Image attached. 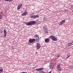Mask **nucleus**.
I'll return each instance as SVG.
<instances>
[{
	"label": "nucleus",
	"instance_id": "bb28decb",
	"mask_svg": "<svg viewBox=\"0 0 73 73\" xmlns=\"http://www.w3.org/2000/svg\"><path fill=\"white\" fill-rule=\"evenodd\" d=\"M5 1H8V0H4Z\"/></svg>",
	"mask_w": 73,
	"mask_h": 73
},
{
	"label": "nucleus",
	"instance_id": "cd10ccee",
	"mask_svg": "<svg viewBox=\"0 0 73 73\" xmlns=\"http://www.w3.org/2000/svg\"><path fill=\"white\" fill-rule=\"evenodd\" d=\"M0 13H1V14H3V12H0Z\"/></svg>",
	"mask_w": 73,
	"mask_h": 73
},
{
	"label": "nucleus",
	"instance_id": "4be33fe9",
	"mask_svg": "<svg viewBox=\"0 0 73 73\" xmlns=\"http://www.w3.org/2000/svg\"><path fill=\"white\" fill-rule=\"evenodd\" d=\"M70 67V68H71V69H73V66H71Z\"/></svg>",
	"mask_w": 73,
	"mask_h": 73
},
{
	"label": "nucleus",
	"instance_id": "39448f33",
	"mask_svg": "<svg viewBox=\"0 0 73 73\" xmlns=\"http://www.w3.org/2000/svg\"><path fill=\"white\" fill-rule=\"evenodd\" d=\"M57 69L59 71H61V68H60V64H58L57 66Z\"/></svg>",
	"mask_w": 73,
	"mask_h": 73
},
{
	"label": "nucleus",
	"instance_id": "1a4fd4ad",
	"mask_svg": "<svg viewBox=\"0 0 73 73\" xmlns=\"http://www.w3.org/2000/svg\"><path fill=\"white\" fill-rule=\"evenodd\" d=\"M4 36L5 37H6V36H7V31H6V30L5 29H4Z\"/></svg>",
	"mask_w": 73,
	"mask_h": 73
},
{
	"label": "nucleus",
	"instance_id": "6ab92c4d",
	"mask_svg": "<svg viewBox=\"0 0 73 73\" xmlns=\"http://www.w3.org/2000/svg\"><path fill=\"white\" fill-rule=\"evenodd\" d=\"M36 41H39V39H38V38L36 39Z\"/></svg>",
	"mask_w": 73,
	"mask_h": 73
},
{
	"label": "nucleus",
	"instance_id": "b1692460",
	"mask_svg": "<svg viewBox=\"0 0 73 73\" xmlns=\"http://www.w3.org/2000/svg\"><path fill=\"white\" fill-rule=\"evenodd\" d=\"M70 57V55H68V56L66 58V59L68 58H69Z\"/></svg>",
	"mask_w": 73,
	"mask_h": 73
},
{
	"label": "nucleus",
	"instance_id": "412c9836",
	"mask_svg": "<svg viewBox=\"0 0 73 73\" xmlns=\"http://www.w3.org/2000/svg\"><path fill=\"white\" fill-rule=\"evenodd\" d=\"M2 15H0V19H1V18H2Z\"/></svg>",
	"mask_w": 73,
	"mask_h": 73
},
{
	"label": "nucleus",
	"instance_id": "dca6fc26",
	"mask_svg": "<svg viewBox=\"0 0 73 73\" xmlns=\"http://www.w3.org/2000/svg\"><path fill=\"white\" fill-rule=\"evenodd\" d=\"M35 38L37 39V38H38V35H37L35 36Z\"/></svg>",
	"mask_w": 73,
	"mask_h": 73
},
{
	"label": "nucleus",
	"instance_id": "f257e3e1",
	"mask_svg": "<svg viewBox=\"0 0 73 73\" xmlns=\"http://www.w3.org/2000/svg\"><path fill=\"white\" fill-rule=\"evenodd\" d=\"M36 24V23L35 21H31V22H29V23L26 24V25H34V24Z\"/></svg>",
	"mask_w": 73,
	"mask_h": 73
},
{
	"label": "nucleus",
	"instance_id": "a878e982",
	"mask_svg": "<svg viewBox=\"0 0 73 73\" xmlns=\"http://www.w3.org/2000/svg\"><path fill=\"white\" fill-rule=\"evenodd\" d=\"M0 33H3V31H1Z\"/></svg>",
	"mask_w": 73,
	"mask_h": 73
},
{
	"label": "nucleus",
	"instance_id": "ddd939ff",
	"mask_svg": "<svg viewBox=\"0 0 73 73\" xmlns=\"http://www.w3.org/2000/svg\"><path fill=\"white\" fill-rule=\"evenodd\" d=\"M27 12L26 11H25L22 15V16H25V15H27Z\"/></svg>",
	"mask_w": 73,
	"mask_h": 73
},
{
	"label": "nucleus",
	"instance_id": "c756f323",
	"mask_svg": "<svg viewBox=\"0 0 73 73\" xmlns=\"http://www.w3.org/2000/svg\"><path fill=\"white\" fill-rule=\"evenodd\" d=\"M69 55V54H67V56H68V55Z\"/></svg>",
	"mask_w": 73,
	"mask_h": 73
},
{
	"label": "nucleus",
	"instance_id": "f8f14e48",
	"mask_svg": "<svg viewBox=\"0 0 73 73\" xmlns=\"http://www.w3.org/2000/svg\"><path fill=\"white\" fill-rule=\"evenodd\" d=\"M45 42L46 43L48 42H49V39L48 38L45 39L44 40Z\"/></svg>",
	"mask_w": 73,
	"mask_h": 73
},
{
	"label": "nucleus",
	"instance_id": "9d476101",
	"mask_svg": "<svg viewBox=\"0 0 73 73\" xmlns=\"http://www.w3.org/2000/svg\"><path fill=\"white\" fill-rule=\"evenodd\" d=\"M73 45V42H70L68 44V46H72V45Z\"/></svg>",
	"mask_w": 73,
	"mask_h": 73
},
{
	"label": "nucleus",
	"instance_id": "f03ea898",
	"mask_svg": "<svg viewBox=\"0 0 73 73\" xmlns=\"http://www.w3.org/2000/svg\"><path fill=\"white\" fill-rule=\"evenodd\" d=\"M50 38L53 40V41H57V38H55L54 36L51 35L50 36Z\"/></svg>",
	"mask_w": 73,
	"mask_h": 73
},
{
	"label": "nucleus",
	"instance_id": "423d86ee",
	"mask_svg": "<svg viewBox=\"0 0 73 73\" xmlns=\"http://www.w3.org/2000/svg\"><path fill=\"white\" fill-rule=\"evenodd\" d=\"M39 17V16H38V15H33L31 17V18H37V17Z\"/></svg>",
	"mask_w": 73,
	"mask_h": 73
},
{
	"label": "nucleus",
	"instance_id": "a211bd4d",
	"mask_svg": "<svg viewBox=\"0 0 73 73\" xmlns=\"http://www.w3.org/2000/svg\"><path fill=\"white\" fill-rule=\"evenodd\" d=\"M39 73H45V72L43 71H42L40 72Z\"/></svg>",
	"mask_w": 73,
	"mask_h": 73
},
{
	"label": "nucleus",
	"instance_id": "f3484780",
	"mask_svg": "<svg viewBox=\"0 0 73 73\" xmlns=\"http://www.w3.org/2000/svg\"><path fill=\"white\" fill-rule=\"evenodd\" d=\"M32 41H33V42H34L35 41V38H33L32 39Z\"/></svg>",
	"mask_w": 73,
	"mask_h": 73
},
{
	"label": "nucleus",
	"instance_id": "4468645a",
	"mask_svg": "<svg viewBox=\"0 0 73 73\" xmlns=\"http://www.w3.org/2000/svg\"><path fill=\"white\" fill-rule=\"evenodd\" d=\"M29 42H30V43H32V42H33L32 41V40L31 39H30L29 40Z\"/></svg>",
	"mask_w": 73,
	"mask_h": 73
},
{
	"label": "nucleus",
	"instance_id": "c85d7f7f",
	"mask_svg": "<svg viewBox=\"0 0 73 73\" xmlns=\"http://www.w3.org/2000/svg\"><path fill=\"white\" fill-rule=\"evenodd\" d=\"M45 19H46H46H44V20H45Z\"/></svg>",
	"mask_w": 73,
	"mask_h": 73
},
{
	"label": "nucleus",
	"instance_id": "6e6552de",
	"mask_svg": "<svg viewBox=\"0 0 73 73\" xmlns=\"http://www.w3.org/2000/svg\"><path fill=\"white\" fill-rule=\"evenodd\" d=\"M43 69V68H37L35 69V70H37V71H40V70H42Z\"/></svg>",
	"mask_w": 73,
	"mask_h": 73
},
{
	"label": "nucleus",
	"instance_id": "0eeeda50",
	"mask_svg": "<svg viewBox=\"0 0 73 73\" xmlns=\"http://www.w3.org/2000/svg\"><path fill=\"white\" fill-rule=\"evenodd\" d=\"M41 46H40V44H39V43H37V45H36V48L38 49H40V48Z\"/></svg>",
	"mask_w": 73,
	"mask_h": 73
},
{
	"label": "nucleus",
	"instance_id": "2eb2a0df",
	"mask_svg": "<svg viewBox=\"0 0 73 73\" xmlns=\"http://www.w3.org/2000/svg\"><path fill=\"white\" fill-rule=\"evenodd\" d=\"M3 69L2 68H0V72H3Z\"/></svg>",
	"mask_w": 73,
	"mask_h": 73
},
{
	"label": "nucleus",
	"instance_id": "9b49d317",
	"mask_svg": "<svg viewBox=\"0 0 73 73\" xmlns=\"http://www.w3.org/2000/svg\"><path fill=\"white\" fill-rule=\"evenodd\" d=\"M65 21V20H64L62 21L60 23L59 25H62V24H63L64 23Z\"/></svg>",
	"mask_w": 73,
	"mask_h": 73
},
{
	"label": "nucleus",
	"instance_id": "393cba45",
	"mask_svg": "<svg viewBox=\"0 0 73 73\" xmlns=\"http://www.w3.org/2000/svg\"><path fill=\"white\" fill-rule=\"evenodd\" d=\"M32 15H35V13H32Z\"/></svg>",
	"mask_w": 73,
	"mask_h": 73
},
{
	"label": "nucleus",
	"instance_id": "20e7f679",
	"mask_svg": "<svg viewBox=\"0 0 73 73\" xmlns=\"http://www.w3.org/2000/svg\"><path fill=\"white\" fill-rule=\"evenodd\" d=\"M22 7V4H19V5H18V7H17V10H19V9H20Z\"/></svg>",
	"mask_w": 73,
	"mask_h": 73
},
{
	"label": "nucleus",
	"instance_id": "5701e85b",
	"mask_svg": "<svg viewBox=\"0 0 73 73\" xmlns=\"http://www.w3.org/2000/svg\"><path fill=\"white\" fill-rule=\"evenodd\" d=\"M12 1V0H8V1L9 2H11V1Z\"/></svg>",
	"mask_w": 73,
	"mask_h": 73
},
{
	"label": "nucleus",
	"instance_id": "7ed1b4c3",
	"mask_svg": "<svg viewBox=\"0 0 73 73\" xmlns=\"http://www.w3.org/2000/svg\"><path fill=\"white\" fill-rule=\"evenodd\" d=\"M50 69L54 68V64L52 63H51L50 64Z\"/></svg>",
	"mask_w": 73,
	"mask_h": 73
},
{
	"label": "nucleus",
	"instance_id": "aec40b11",
	"mask_svg": "<svg viewBox=\"0 0 73 73\" xmlns=\"http://www.w3.org/2000/svg\"><path fill=\"white\" fill-rule=\"evenodd\" d=\"M48 33V30H46V33Z\"/></svg>",
	"mask_w": 73,
	"mask_h": 73
},
{
	"label": "nucleus",
	"instance_id": "7c9ffc66",
	"mask_svg": "<svg viewBox=\"0 0 73 73\" xmlns=\"http://www.w3.org/2000/svg\"><path fill=\"white\" fill-rule=\"evenodd\" d=\"M72 12H73V10H72Z\"/></svg>",
	"mask_w": 73,
	"mask_h": 73
}]
</instances>
